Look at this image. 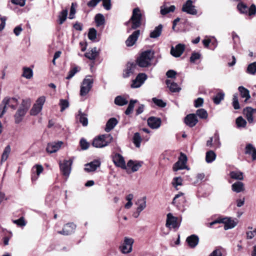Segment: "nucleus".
Returning <instances> with one entry per match:
<instances>
[{
	"mask_svg": "<svg viewBox=\"0 0 256 256\" xmlns=\"http://www.w3.org/2000/svg\"><path fill=\"white\" fill-rule=\"evenodd\" d=\"M249 16L254 15L256 14V6L255 4H252L248 8V12Z\"/></svg>",
	"mask_w": 256,
	"mask_h": 256,
	"instance_id": "obj_64",
	"label": "nucleus"
},
{
	"mask_svg": "<svg viewBox=\"0 0 256 256\" xmlns=\"http://www.w3.org/2000/svg\"><path fill=\"white\" fill-rule=\"evenodd\" d=\"M182 179L181 177H175L173 178L172 184L176 189V190H178V186H182Z\"/></svg>",
	"mask_w": 256,
	"mask_h": 256,
	"instance_id": "obj_50",
	"label": "nucleus"
},
{
	"mask_svg": "<svg viewBox=\"0 0 256 256\" xmlns=\"http://www.w3.org/2000/svg\"><path fill=\"white\" fill-rule=\"evenodd\" d=\"M248 230L246 232V238L248 239H252L256 235V229H252V228L249 227Z\"/></svg>",
	"mask_w": 256,
	"mask_h": 256,
	"instance_id": "obj_57",
	"label": "nucleus"
},
{
	"mask_svg": "<svg viewBox=\"0 0 256 256\" xmlns=\"http://www.w3.org/2000/svg\"><path fill=\"white\" fill-rule=\"evenodd\" d=\"M182 10L191 15H196L198 14V10L192 0H188L183 4Z\"/></svg>",
	"mask_w": 256,
	"mask_h": 256,
	"instance_id": "obj_8",
	"label": "nucleus"
},
{
	"mask_svg": "<svg viewBox=\"0 0 256 256\" xmlns=\"http://www.w3.org/2000/svg\"><path fill=\"white\" fill-rule=\"evenodd\" d=\"M31 105V100L30 98L24 99L20 108L28 111Z\"/></svg>",
	"mask_w": 256,
	"mask_h": 256,
	"instance_id": "obj_49",
	"label": "nucleus"
},
{
	"mask_svg": "<svg viewBox=\"0 0 256 256\" xmlns=\"http://www.w3.org/2000/svg\"><path fill=\"white\" fill-rule=\"evenodd\" d=\"M245 153L251 155L252 160H256V149L252 144H248L246 145Z\"/></svg>",
	"mask_w": 256,
	"mask_h": 256,
	"instance_id": "obj_32",
	"label": "nucleus"
},
{
	"mask_svg": "<svg viewBox=\"0 0 256 256\" xmlns=\"http://www.w3.org/2000/svg\"><path fill=\"white\" fill-rule=\"evenodd\" d=\"M238 90L241 96L246 98L244 100L245 102L250 98V92L248 89L242 86H240L238 87Z\"/></svg>",
	"mask_w": 256,
	"mask_h": 256,
	"instance_id": "obj_35",
	"label": "nucleus"
},
{
	"mask_svg": "<svg viewBox=\"0 0 256 256\" xmlns=\"http://www.w3.org/2000/svg\"><path fill=\"white\" fill-rule=\"evenodd\" d=\"M216 158V154L212 150H209L206 153V160L208 163L214 162Z\"/></svg>",
	"mask_w": 256,
	"mask_h": 256,
	"instance_id": "obj_40",
	"label": "nucleus"
},
{
	"mask_svg": "<svg viewBox=\"0 0 256 256\" xmlns=\"http://www.w3.org/2000/svg\"><path fill=\"white\" fill-rule=\"evenodd\" d=\"M232 104L235 110H238L240 108L237 94H234L233 95Z\"/></svg>",
	"mask_w": 256,
	"mask_h": 256,
	"instance_id": "obj_55",
	"label": "nucleus"
},
{
	"mask_svg": "<svg viewBox=\"0 0 256 256\" xmlns=\"http://www.w3.org/2000/svg\"><path fill=\"white\" fill-rule=\"evenodd\" d=\"M142 140L140 134L138 132L135 133L133 137V142L136 148L140 146Z\"/></svg>",
	"mask_w": 256,
	"mask_h": 256,
	"instance_id": "obj_46",
	"label": "nucleus"
},
{
	"mask_svg": "<svg viewBox=\"0 0 256 256\" xmlns=\"http://www.w3.org/2000/svg\"><path fill=\"white\" fill-rule=\"evenodd\" d=\"M81 148L83 150L88 149L90 146L89 143L84 139L82 138L80 141Z\"/></svg>",
	"mask_w": 256,
	"mask_h": 256,
	"instance_id": "obj_62",
	"label": "nucleus"
},
{
	"mask_svg": "<svg viewBox=\"0 0 256 256\" xmlns=\"http://www.w3.org/2000/svg\"><path fill=\"white\" fill-rule=\"evenodd\" d=\"M76 118L79 120L80 122L82 124L83 126H86L88 124V120L87 115L82 112L81 110L78 111V114L77 115Z\"/></svg>",
	"mask_w": 256,
	"mask_h": 256,
	"instance_id": "obj_37",
	"label": "nucleus"
},
{
	"mask_svg": "<svg viewBox=\"0 0 256 256\" xmlns=\"http://www.w3.org/2000/svg\"><path fill=\"white\" fill-rule=\"evenodd\" d=\"M102 6L106 10H110L111 8V0H102Z\"/></svg>",
	"mask_w": 256,
	"mask_h": 256,
	"instance_id": "obj_63",
	"label": "nucleus"
},
{
	"mask_svg": "<svg viewBox=\"0 0 256 256\" xmlns=\"http://www.w3.org/2000/svg\"><path fill=\"white\" fill-rule=\"evenodd\" d=\"M80 68L78 66H74L72 68L70 69L68 72V76L66 77V79L70 80L72 78L76 72L80 71Z\"/></svg>",
	"mask_w": 256,
	"mask_h": 256,
	"instance_id": "obj_52",
	"label": "nucleus"
},
{
	"mask_svg": "<svg viewBox=\"0 0 256 256\" xmlns=\"http://www.w3.org/2000/svg\"><path fill=\"white\" fill-rule=\"evenodd\" d=\"M166 226L171 228H177L179 226V224L178 222L177 218L174 216L172 214L169 213L167 214V219L166 222Z\"/></svg>",
	"mask_w": 256,
	"mask_h": 256,
	"instance_id": "obj_14",
	"label": "nucleus"
},
{
	"mask_svg": "<svg viewBox=\"0 0 256 256\" xmlns=\"http://www.w3.org/2000/svg\"><path fill=\"white\" fill-rule=\"evenodd\" d=\"M62 144L63 142L62 141L49 143L46 148V152L50 154L56 152L60 149Z\"/></svg>",
	"mask_w": 256,
	"mask_h": 256,
	"instance_id": "obj_19",
	"label": "nucleus"
},
{
	"mask_svg": "<svg viewBox=\"0 0 256 256\" xmlns=\"http://www.w3.org/2000/svg\"><path fill=\"white\" fill-rule=\"evenodd\" d=\"M243 112L249 123L252 124L254 122L253 116L256 114V108L246 107L244 109Z\"/></svg>",
	"mask_w": 256,
	"mask_h": 256,
	"instance_id": "obj_13",
	"label": "nucleus"
},
{
	"mask_svg": "<svg viewBox=\"0 0 256 256\" xmlns=\"http://www.w3.org/2000/svg\"><path fill=\"white\" fill-rule=\"evenodd\" d=\"M140 35V30H136L130 34L126 41V44L128 46H132L135 44L138 36Z\"/></svg>",
	"mask_w": 256,
	"mask_h": 256,
	"instance_id": "obj_16",
	"label": "nucleus"
},
{
	"mask_svg": "<svg viewBox=\"0 0 256 256\" xmlns=\"http://www.w3.org/2000/svg\"><path fill=\"white\" fill-rule=\"evenodd\" d=\"M136 205L137 206L136 208V214L137 215L135 216L137 218L140 213L144 210L146 207V196H143L137 200L135 202Z\"/></svg>",
	"mask_w": 256,
	"mask_h": 256,
	"instance_id": "obj_11",
	"label": "nucleus"
},
{
	"mask_svg": "<svg viewBox=\"0 0 256 256\" xmlns=\"http://www.w3.org/2000/svg\"><path fill=\"white\" fill-rule=\"evenodd\" d=\"M196 114L200 118L206 119L208 118V113L203 108L198 110Z\"/></svg>",
	"mask_w": 256,
	"mask_h": 256,
	"instance_id": "obj_54",
	"label": "nucleus"
},
{
	"mask_svg": "<svg viewBox=\"0 0 256 256\" xmlns=\"http://www.w3.org/2000/svg\"><path fill=\"white\" fill-rule=\"evenodd\" d=\"M113 140V137L110 134H105L96 137L92 145L96 148H102L108 146Z\"/></svg>",
	"mask_w": 256,
	"mask_h": 256,
	"instance_id": "obj_2",
	"label": "nucleus"
},
{
	"mask_svg": "<svg viewBox=\"0 0 256 256\" xmlns=\"http://www.w3.org/2000/svg\"><path fill=\"white\" fill-rule=\"evenodd\" d=\"M68 10H62L58 16L59 24H62L66 20L68 16Z\"/></svg>",
	"mask_w": 256,
	"mask_h": 256,
	"instance_id": "obj_48",
	"label": "nucleus"
},
{
	"mask_svg": "<svg viewBox=\"0 0 256 256\" xmlns=\"http://www.w3.org/2000/svg\"><path fill=\"white\" fill-rule=\"evenodd\" d=\"M184 50V46L182 44H178L175 48L172 47L170 54L174 57H179L183 53Z\"/></svg>",
	"mask_w": 256,
	"mask_h": 256,
	"instance_id": "obj_22",
	"label": "nucleus"
},
{
	"mask_svg": "<svg viewBox=\"0 0 256 256\" xmlns=\"http://www.w3.org/2000/svg\"><path fill=\"white\" fill-rule=\"evenodd\" d=\"M46 100V98L45 96H42L38 98L30 110V114L32 116H36L42 110Z\"/></svg>",
	"mask_w": 256,
	"mask_h": 256,
	"instance_id": "obj_6",
	"label": "nucleus"
},
{
	"mask_svg": "<svg viewBox=\"0 0 256 256\" xmlns=\"http://www.w3.org/2000/svg\"><path fill=\"white\" fill-rule=\"evenodd\" d=\"M176 10V7L174 5H172L170 6H168L166 4H164L160 6V14L162 15H166L170 12H174Z\"/></svg>",
	"mask_w": 256,
	"mask_h": 256,
	"instance_id": "obj_34",
	"label": "nucleus"
},
{
	"mask_svg": "<svg viewBox=\"0 0 256 256\" xmlns=\"http://www.w3.org/2000/svg\"><path fill=\"white\" fill-rule=\"evenodd\" d=\"M99 54V50L94 47L84 54V56L90 60H94Z\"/></svg>",
	"mask_w": 256,
	"mask_h": 256,
	"instance_id": "obj_29",
	"label": "nucleus"
},
{
	"mask_svg": "<svg viewBox=\"0 0 256 256\" xmlns=\"http://www.w3.org/2000/svg\"><path fill=\"white\" fill-rule=\"evenodd\" d=\"M232 190L237 193L240 192L244 190V184L240 182H234L232 186Z\"/></svg>",
	"mask_w": 256,
	"mask_h": 256,
	"instance_id": "obj_38",
	"label": "nucleus"
},
{
	"mask_svg": "<svg viewBox=\"0 0 256 256\" xmlns=\"http://www.w3.org/2000/svg\"><path fill=\"white\" fill-rule=\"evenodd\" d=\"M247 72L251 74H255L256 72V62H254L248 66Z\"/></svg>",
	"mask_w": 256,
	"mask_h": 256,
	"instance_id": "obj_53",
	"label": "nucleus"
},
{
	"mask_svg": "<svg viewBox=\"0 0 256 256\" xmlns=\"http://www.w3.org/2000/svg\"><path fill=\"white\" fill-rule=\"evenodd\" d=\"M154 57V52L150 50L142 52L137 59L138 64L142 68L147 67L150 65L151 60Z\"/></svg>",
	"mask_w": 256,
	"mask_h": 256,
	"instance_id": "obj_3",
	"label": "nucleus"
},
{
	"mask_svg": "<svg viewBox=\"0 0 256 256\" xmlns=\"http://www.w3.org/2000/svg\"><path fill=\"white\" fill-rule=\"evenodd\" d=\"M136 68V64L134 63H128L126 70L124 72L123 76L124 78H128L132 74Z\"/></svg>",
	"mask_w": 256,
	"mask_h": 256,
	"instance_id": "obj_26",
	"label": "nucleus"
},
{
	"mask_svg": "<svg viewBox=\"0 0 256 256\" xmlns=\"http://www.w3.org/2000/svg\"><path fill=\"white\" fill-rule=\"evenodd\" d=\"M166 82L170 90L172 92H179L181 90V88L175 82L167 80Z\"/></svg>",
	"mask_w": 256,
	"mask_h": 256,
	"instance_id": "obj_27",
	"label": "nucleus"
},
{
	"mask_svg": "<svg viewBox=\"0 0 256 256\" xmlns=\"http://www.w3.org/2000/svg\"><path fill=\"white\" fill-rule=\"evenodd\" d=\"M220 223H222L224 224V229L225 230L232 228H234L236 224V222H235L234 220H232L230 218H220L211 222L210 223V226L211 227L214 224Z\"/></svg>",
	"mask_w": 256,
	"mask_h": 256,
	"instance_id": "obj_7",
	"label": "nucleus"
},
{
	"mask_svg": "<svg viewBox=\"0 0 256 256\" xmlns=\"http://www.w3.org/2000/svg\"><path fill=\"white\" fill-rule=\"evenodd\" d=\"M184 194V193L182 192L176 194L173 199L172 204L176 206H179L181 203L185 201Z\"/></svg>",
	"mask_w": 256,
	"mask_h": 256,
	"instance_id": "obj_30",
	"label": "nucleus"
},
{
	"mask_svg": "<svg viewBox=\"0 0 256 256\" xmlns=\"http://www.w3.org/2000/svg\"><path fill=\"white\" fill-rule=\"evenodd\" d=\"M137 102L136 100H130L128 104V107L127 108L125 114L126 115H128L132 113L134 110V104Z\"/></svg>",
	"mask_w": 256,
	"mask_h": 256,
	"instance_id": "obj_51",
	"label": "nucleus"
},
{
	"mask_svg": "<svg viewBox=\"0 0 256 256\" xmlns=\"http://www.w3.org/2000/svg\"><path fill=\"white\" fill-rule=\"evenodd\" d=\"M184 122L190 127H193L197 124L198 120L196 114H190L186 117Z\"/></svg>",
	"mask_w": 256,
	"mask_h": 256,
	"instance_id": "obj_24",
	"label": "nucleus"
},
{
	"mask_svg": "<svg viewBox=\"0 0 256 256\" xmlns=\"http://www.w3.org/2000/svg\"><path fill=\"white\" fill-rule=\"evenodd\" d=\"M44 168L40 164L34 165L32 169V180L34 182L36 180L40 174L43 172Z\"/></svg>",
	"mask_w": 256,
	"mask_h": 256,
	"instance_id": "obj_15",
	"label": "nucleus"
},
{
	"mask_svg": "<svg viewBox=\"0 0 256 256\" xmlns=\"http://www.w3.org/2000/svg\"><path fill=\"white\" fill-rule=\"evenodd\" d=\"M152 100L158 106L164 108L166 106V103L165 102H164L162 100L158 99L156 98H154L152 99Z\"/></svg>",
	"mask_w": 256,
	"mask_h": 256,
	"instance_id": "obj_58",
	"label": "nucleus"
},
{
	"mask_svg": "<svg viewBox=\"0 0 256 256\" xmlns=\"http://www.w3.org/2000/svg\"><path fill=\"white\" fill-rule=\"evenodd\" d=\"M100 165V162L98 160H94L90 163L85 164L84 170L87 172L95 171Z\"/></svg>",
	"mask_w": 256,
	"mask_h": 256,
	"instance_id": "obj_23",
	"label": "nucleus"
},
{
	"mask_svg": "<svg viewBox=\"0 0 256 256\" xmlns=\"http://www.w3.org/2000/svg\"><path fill=\"white\" fill-rule=\"evenodd\" d=\"M118 120L116 118H110L106 122L105 131L107 132L112 130L118 124Z\"/></svg>",
	"mask_w": 256,
	"mask_h": 256,
	"instance_id": "obj_31",
	"label": "nucleus"
},
{
	"mask_svg": "<svg viewBox=\"0 0 256 256\" xmlns=\"http://www.w3.org/2000/svg\"><path fill=\"white\" fill-rule=\"evenodd\" d=\"M230 177L234 180H242L244 178L243 174L240 171H232L230 173Z\"/></svg>",
	"mask_w": 256,
	"mask_h": 256,
	"instance_id": "obj_41",
	"label": "nucleus"
},
{
	"mask_svg": "<svg viewBox=\"0 0 256 256\" xmlns=\"http://www.w3.org/2000/svg\"><path fill=\"white\" fill-rule=\"evenodd\" d=\"M134 240L128 237H125L123 242L119 246V250L122 254H128L132 250Z\"/></svg>",
	"mask_w": 256,
	"mask_h": 256,
	"instance_id": "obj_5",
	"label": "nucleus"
},
{
	"mask_svg": "<svg viewBox=\"0 0 256 256\" xmlns=\"http://www.w3.org/2000/svg\"><path fill=\"white\" fill-rule=\"evenodd\" d=\"M186 242L190 248H194L198 245L199 238L197 236L192 234L187 238Z\"/></svg>",
	"mask_w": 256,
	"mask_h": 256,
	"instance_id": "obj_28",
	"label": "nucleus"
},
{
	"mask_svg": "<svg viewBox=\"0 0 256 256\" xmlns=\"http://www.w3.org/2000/svg\"><path fill=\"white\" fill-rule=\"evenodd\" d=\"M236 123L238 128H241L246 127L247 122L242 116H239L236 119Z\"/></svg>",
	"mask_w": 256,
	"mask_h": 256,
	"instance_id": "obj_47",
	"label": "nucleus"
},
{
	"mask_svg": "<svg viewBox=\"0 0 256 256\" xmlns=\"http://www.w3.org/2000/svg\"><path fill=\"white\" fill-rule=\"evenodd\" d=\"M148 124L152 129H156L160 127L161 120L159 118L152 116L148 118Z\"/></svg>",
	"mask_w": 256,
	"mask_h": 256,
	"instance_id": "obj_21",
	"label": "nucleus"
},
{
	"mask_svg": "<svg viewBox=\"0 0 256 256\" xmlns=\"http://www.w3.org/2000/svg\"><path fill=\"white\" fill-rule=\"evenodd\" d=\"M187 157L186 154L181 153L178 160L174 165L172 169L174 171H178L179 170L188 168L186 166Z\"/></svg>",
	"mask_w": 256,
	"mask_h": 256,
	"instance_id": "obj_9",
	"label": "nucleus"
},
{
	"mask_svg": "<svg viewBox=\"0 0 256 256\" xmlns=\"http://www.w3.org/2000/svg\"><path fill=\"white\" fill-rule=\"evenodd\" d=\"M11 148L10 145H8L4 149L2 154V155L0 162L2 164L6 161L8 159V156L10 152Z\"/></svg>",
	"mask_w": 256,
	"mask_h": 256,
	"instance_id": "obj_39",
	"label": "nucleus"
},
{
	"mask_svg": "<svg viewBox=\"0 0 256 256\" xmlns=\"http://www.w3.org/2000/svg\"><path fill=\"white\" fill-rule=\"evenodd\" d=\"M112 160L117 166L120 167L124 169L126 168L125 160L121 154H116L112 157Z\"/></svg>",
	"mask_w": 256,
	"mask_h": 256,
	"instance_id": "obj_18",
	"label": "nucleus"
},
{
	"mask_svg": "<svg viewBox=\"0 0 256 256\" xmlns=\"http://www.w3.org/2000/svg\"><path fill=\"white\" fill-rule=\"evenodd\" d=\"M142 16L140 10L138 8L133 10L130 19L126 22L127 26L131 24V28L128 29V32H130L131 30H135L140 26Z\"/></svg>",
	"mask_w": 256,
	"mask_h": 256,
	"instance_id": "obj_1",
	"label": "nucleus"
},
{
	"mask_svg": "<svg viewBox=\"0 0 256 256\" xmlns=\"http://www.w3.org/2000/svg\"><path fill=\"white\" fill-rule=\"evenodd\" d=\"M114 103L116 105L122 106L128 103V100L122 96H118L115 98Z\"/></svg>",
	"mask_w": 256,
	"mask_h": 256,
	"instance_id": "obj_43",
	"label": "nucleus"
},
{
	"mask_svg": "<svg viewBox=\"0 0 256 256\" xmlns=\"http://www.w3.org/2000/svg\"><path fill=\"white\" fill-rule=\"evenodd\" d=\"M33 72L32 70L27 67H24L23 68V73L22 76L27 79H30L32 77Z\"/></svg>",
	"mask_w": 256,
	"mask_h": 256,
	"instance_id": "obj_42",
	"label": "nucleus"
},
{
	"mask_svg": "<svg viewBox=\"0 0 256 256\" xmlns=\"http://www.w3.org/2000/svg\"><path fill=\"white\" fill-rule=\"evenodd\" d=\"M147 76L145 74H139L136 79L132 80L131 87L132 88H138L140 87L146 80Z\"/></svg>",
	"mask_w": 256,
	"mask_h": 256,
	"instance_id": "obj_12",
	"label": "nucleus"
},
{
	"mask_svg": "<svg viewBox=\"0 0 256 256\" xmlns=\"http://www.w3.org/2000/svg\"><path fill=\"white\" fill-rule=\"evenodd\" d=\"M94 83V80L90 76H87L83 80L80 88V96H84L87 95L91 90Z\"/></svg>",
	"mask_w": 256,
	"mask_h": 256,
	"instance_id": "obj_4",
	"label": "nucleus"
},
{
	"mask_svg": "<svg viewBox=\"0 0 256 256\" xmlns=\"http://www.w3.org/2000/svg\"><path fill=\"white\" fill-rule=\"evenodd\" d=\"M162 24H160L158 26H156L155 28L150 33V38H156L160 36L162 34Z\"/></svg>",
	"mask_w": 256,
	"mask_h": 256,
	"instance_id": "obj_36",
	"label": "nucleus"
},
{
	"mask_svg": "<svg viewBox=\"0 0 256 256\" xmlns=\"http://www.w3.org/2000/svg\"><path fill=\"white\" fill-rule=\"evenodd\" d=\"M76 226L73 223H68L65 224L62 230L58 232V233L64 236H68L72 234L75 229Z\"/></svg>",
	"mask_w": 256,
	"mask_h": 256,
	"instance_id": "obj_17",
	"label": "nucleus"
},
{
	"mask_svg": "<svg viewBox=\"0 0 256 256\" xmlns=\"http://www.w3.org/2000/svg\"><path fill=\"white\" fill-rule=\"evenodd\" d=\"M88 38L92 40H94L96 38V31L94 28H90L88 34Z\"/></svg>",
	"mask_w": 256,
	"mask_h": 256,
	"instance_id": "obj_59",
	"label": "nucleus"
},
{
	"mask_svg": "<svg viewBox=\"0 0 256 256\" xmlns=\"http://www.w3.org/2000/svg\"><path fill=\"white\" fill-rule=\"evenodd\" d=\"M12 222L19 226H24L26 225V222L23 217H21L18 220H13Z\"/></svg>",
	"mask_w": 256,
	"mask_h": 256,
	"instance_id": "obj_60",
	"label": "nucleus"
},
{
	"mask_svg": "<svg viewBox=\"0 0 256 256\" xmlns=\"http://www.w3.org/2000/svg\"><path fill=\"white\" fill-rule=\"evenodd\" d=\"M224 94L223 92H220L214 96L212 100L216 104H220V102L224 100Z\"/></svg>",
	"mask_w": 256,
	"mask_h": 256,
	"instance_id": "obj_45",
	"label": "nucleus"
},
{
	"mask_svg": "<svg viewBox=\"0 0 256 256\" xmlns=\"http://www.w3.org/2000/svg\"><path fill=\"white\" fill-rule=\"evenodd\" d=\"M28 111L22 109V108H19L16 112L14 114V120L16 124H19L23 120Z\"/></svg>",
	"mask_w": 256,
	"mask_h": 256,
	"instance_id": "obj_25",
	"label": "nucleus"
},
{
	"mask_svg": "<svg viewBox=\"0 0 256 256\" xmlns=\"http://www.w3.org/2000/svg\"><path fill=\"white\" fill-rule=\"evenodd\" d=\"M142 162L133 161L130 160L128 162L127 166L130 168L132 172H136L142 166Z\"/></svg>",
	"mask_w": 256,
	"mask_h": 256,
	"instance_id": "obj_33",
	"label": "nucleus"
},
{
	"mask_svg": "<svg viewBox=\"0 0 256 256\" xmlns=\"http://www.w3.org/2000/svg\"><path fill=\"white\" fill-rule=\"evenodd\" d=\"M72 163V160H64L63 163L60 164V169L63 174L66 177H68L71 172V166Z\"/></svg>",
	"mask_w": 256,
	"mask_h": 256,
	"instance_id": "obj_10",
	"label": "nucleus"
},
{
	"mask_svg": "<svg viewBox=\"0 0 256 256\" xmlns=\"http://www.w3.org/2000/svg\"><path fill=\"white\" fill-rule=\"evenodd\" d=\"M238 10L242 14H246L248 12V6L243 3H239L238 4Z\"/></svg>",
	"mask_w": 256,
	"mask_h": 256,
	"instance_id": "obj_56",
	"label": "nucleus"
},
{
	"mask_svg": "<svg viewBox=\"0 0 256 256\" xmlns=\"http://www.w3.org/2000/svg\"><path fill=\"white\" fill-rule=\"evenodd\" d=\"M95 22L98 26L104 25L105 22L104 16L100 14H96L95 16Z\"/></svg>",
	"mask_w": 256,
	"mask_h": 256,
	"instance_id": "obj_44",
	"label": "nucleus"
},
{
	"mask_svg": "<svg viewBox=\"0 0 256 256\" xmlns=\"http://www.w3.org/2000/svg\"><path fill=\"white\" fill-rule=\"evenodd\" d=\"M2 104L3 105L5 106L6 108L8 107H10L12 109H15L18 105V100L16 98H4L2 102Z\"/></svg>",
	"mask_w": 256,
	"mask_h": 256,
	"instance_id": "obj_20",
	"label": "nucleus"
},
{
	"mask_svg": "<svg viewBox=\"0 0 256 256\" xmlns=\"http://www.w3.org/2000/svg\"><path fill=\"white\" fill-rule=\"evenodd\" d=\"M60 105L61 107L60 111H64L66 108L68 107L69 104L68 102L66 100L62 99L60 102Z\"/></svg>",
	"mask_w": 256,
	"mask_h": 256,
	"instance_id": "obj_61",
	"label": "nucleus"
}]
</instances>
